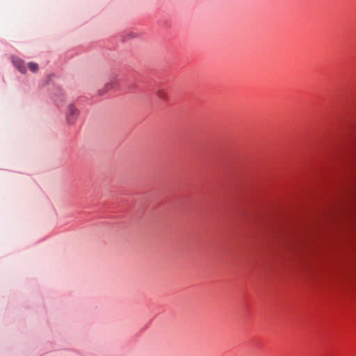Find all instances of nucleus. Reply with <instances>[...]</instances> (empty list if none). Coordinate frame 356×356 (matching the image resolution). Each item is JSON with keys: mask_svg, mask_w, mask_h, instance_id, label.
<instances>
[{"mask_svg": "<svg viewBox=\"0 0 356 356\" xmlns=\"http://www.w3.org/2000/svg\"><path fill=\"white\" fill-rule=\"evenodd\" d=\"M119 86V83L117 79H113L110 82L105 85L106 90H109L111 89L117 88Z\"/></svg>", "mask_w": 356, "mask_h": 356, "instance_id": "obj_3", "label": "nucleus"}, {"mask_svg": "<svg viewBox=\"0 0 356 356\" xmlns=\"http://www.w3.org/2000/svg\"><path fill=\"white\" fill-rule=\"evenodd\" d=\"M155 94H156V96L159 99H161L163 102H168L169 99L168 93L163 89H158L155 92Z\"/></svg>", "mask_w": 356, "mask_h": 356, "instance_id": "obj_2", "label": "nucleus"}, {"mask_svg": "<svg viewBox=\"0 0 356 356\" xmlns=\"http://www.w3.org/2000/svg\"><path fill=\"white\" fill-rule=\"evenodd\" d=\"M78 116L79 111L73 105H70L66 114L67 124L70 125L74 124Z\"/></svg>", "mask_w": 356, "mask_h": 356, "instance_id": "obj_1", "label": "nucleus"}, {"mask_svg": "<svg viewBox=\"0 0 356 356\" xmlns=\"http://www.w3.org/2000/svg\"><path fill=\"white\" fill-rule=\"evenodd\" d=\"M15 63V65L18 68V70L22 72V73H25L26 72V67L24 65V63L22 60H17L14 62Z\"/></svg>", "mask_w": 356, "mask_h": 356, "instance_id": "obj_4", "label": "nucleus"}, {"mask_svg": "<svg viewBox=\"0 0 356 356\" xmlns=\"http://www.w3.org/2000/svg\"><path fill=\"white\" fill-rule=\"evenodd\" d=\"M28 66H29V68L30 69V70L33 72H35L38 71V65L37 63H29L28 64Z\"/></svg>", "mask_w": 356, "mask_h": 356, "instance_id": "obj_5", "label": "nucleus"}]
</instances>
